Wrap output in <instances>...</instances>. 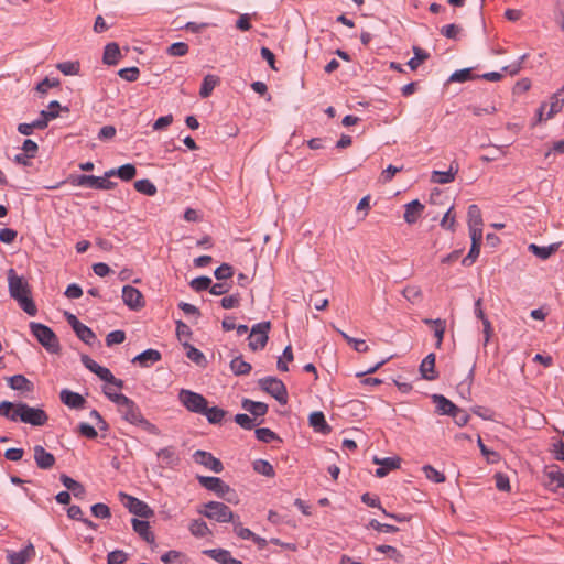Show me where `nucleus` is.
Instances as JSON below:
<instances>
[{
    "instance_id": "f257e3e1",
    "label": "nucleus",
    "mask_w": 564,
    "mask_h": 564,
    "mask_svg": "<svg viewBox=\"0 0 564 564\" xmlns=\"http://www.w3.org/2000/svg\"><path fill=\"white\" fill-rule=\"evenodd\" d=\"M9 294L14 299L20 307L30 316L37 314V307L31 297V289L23 276L17 274L13 269L8 271Z\"/></svg>"
},
{
    "instance_id": "f03ea898",
    "label": "nucleus",
    "mask_w": 564,
    "mask_h": 564,
    "mask_svg": "<svg viewBox=\"0 0 564 564\" xmlns=\"http://www.w3.org/2000/svg\"><path fill=\"white\" fill-rule=\"evenodd\" d=\"M116 404L119 406L122 419L130 424L139 425L148 433L156 436L161 434L159 427L142 415L140 408L130 398L116 397Z\"/></svg>"
},
{
    "instance_id": "7ed1b4c3",
    "label": "nucleus",
    "mask_w": 564,
    "mask_h": 564,
    "mask_svg": "<svg viewBox=\"0 0 564 564\" xmlns=\"http://www.w3.org/2000/svg\"><path fill=\"white\" fill-rule=\"evenodd\" d=\"M30 329L37 341L51 354H57L61 345L55 333L46 325L31 322Z\"/></svg>"
},
{
    "instance_id": "20e7f679",
    "label": "nucleus",
    "mask_w": 564,
    "mask_h": 564,
    "mask_svg": "<svg viewBox=\"0 0 564 564\" xmlns=\"http://www.w3.org/2000/svg\"><path fill=\"white\" fill-rule=\"evenodd\" d=\"M197 512L219 523L232 522L236 518L238 519V516L227 505L219 501H209L203 505Z\"/></svg>"
},
{
    "instance_id": "39448f33",
    "label": "nucleus",
    "mask_w": 564,
    "mask_h": 564,
    "mask_svg": "<svg viewBox=\"0 0 564 564\" xmlns=\"http://www.w3.org/2000/svg\"><path fill=\"white\" fill-rule=\"evenodd\" d=\"M15 415H18V420L21 422L31 424L33 426H42L48 420V416L44 410L32 408L26 403L15 404Z\"/></svg>"
},
{
    "instance_id": "423d86ee",
    "label": "nucleus",
    "mask_w": 564,
    "mask_h": 564,
    "mask_svg": "<svg viewBox=\"0 0 564 564\" xmlns=\"http://www.w3.org/2000/svg\"><path fill=\"white\" fill-rule=\"evenodd\" d=\"M258 384L263 391L272 395L279 403L285 404L288 402V391L282 380L275 377H265L259 379Z\"/></svg>"
},
{
    "instance_id": "0eeeda50",
    "label": "nucleus",
    "mask_w": 564,
    "mask_h": 564,
    "mask_svg": "<svg viewBox=\"0 0 564 564\" xmlns=\"http://www.w3.org/2000/svg\"><path fill=\"white\" fill-rule=\"evenodd\" d=\"M178 400L183 406H185L189 412L203 414L206 410V405L208 401L202 394L182 389L178 393Z\"/></svg>"
},
{
    "instance_id": "6e6552de",
    "label": "nucleus",
    "mask_w": 564,
    "mask_h": 564,
    "mask_svg": "<svg viewBox=\"0 0 564 564\" xmlns=\"http://www.w3.org/2000/svg\"><path fill=\"white\" fill-rule=\"evenodd\" d=\"M270 329V322H261L252 326L249 335V347L251 350L256 351L265 347Z\"/></svg>"
},
{
    "instance_id": "1a4fd4ad",
    "label": "nucleus",
    "mask_w": 564,
    "mask_h": 564,
    "mask_svg": "<svg viewBox=\"0 0 564 564\" xmlns=\"http://www.w3.org/2000/svg\"><path fill=\"white\" fill-rule=\"evenodd\" d=\"M120 496L126 500L124 506L131 513L144 519L153 517L154 511L144 501L127 494H120Z\"/></svg>"
},
{
    "instance_id": "9d476101",
    "label": "nucleus",
    "mask_w": 564,
    "mask_h": 564,
    "mask_svg": "<svg viewBox=\"0 0 564 564\" xmlns=\"http://www.w3.org/2000/svg\"><path fill=\"white\" fill-rule=\"evenodd\" d=\"M109 177H99L94 175H78L75 184L78 186H88L97 189H112L117 186V183L108 180Z\"/></svg>"
},
{
    "instance_id": "9b49d317",
    "label": "nucleus",
    "mask_w": 564,
    "mask_h": 564,
    "mask_svg": "<svg viewBox=\"0 0 564 564\" xmlns=\"http://www.w3.org/2000/svg\"><path fill=\"white\" fill-rule=\"evenodd\" d=\"M197 480L204 488L215 492L218 497H225L232 492L229 485L218 477L197 476Z\"/></svg>"
},
{
    "instance_id": "f8f14e48",
    "label": "nucleus",
    "mask_w": 564,
    "mask_h": 564,
    "mask_svg": "<svg viewBox=\"0 0 564 564\" xmlns=\"http://www.w3.org/2000/svg\"><path fill=\"white\" fill-rule=\"evenodd\" d=\"M122 301L130 310L133 311H139L145 305L142 293L137 288L131 285L123 286Z\"/></svg>"
},
{
    "instance_id": "ddd939ff",
    "label": "nucleus",
    "mask_w": 564,
    "mask_h": 564,
    "mask_svg": "<svg viewBox=\"0 0 564 564\" xmlns=\"http://www.w3.org/2000/svg\"><path fill=\"white\" fill-rule=\"evenodd\" d=\"M193 458L195 463L205 466L214 473L219 474L224 469L223 463L208 452L198 449L193 454Z\"/></svg>"
},
{
    "instance_id": "4468645a",
    "label": "nucleus",
    "mask_w": 564,
    "mask_h": 564,
    "mask_svg": "<svg viewBox=\"0 0 564 564\" xmlns=\"http://www.w3.org/2000/svg\"><path fill=\"white\" fill-rule=\"evenodd\" d=\"M467 224L469 229V235L482 236V215L480 208L473 204L468 207L467 212Z\"/></svg>"
},
{
    "instance_id": "2eb2a0df",
    "label": "nucleus",
    "mask_w": 564,
    "mask_h": 564,
    "mask_svg": "<svg viewBox=\"0 0 564 564\" xmlns=\"http://www.w3.org/2000/svg\"><path fill=\"white\" fill-rule=\"evenodd\" d=\"M34 460L40 469H51L55 465V457L48 453L43 446L35 445L34 448Z\"/></svg>"
},
{
    "instance_id": "dca6fc26",
    "label": "nucleus",
    "mask_w": 564,
    "mask_h": 564,
    "mask_svg": "<svg viewBox=\"0 0 564 564\" xmlns=\"http://www.w3.org/2000/svg\"><path fill=\"white\" fill-rule=\"evenodd\" d=\"M35 556L34 545L29 542L28 545L19 552H8L7 558L10 564H25Z\"/></svg>"
},
{
    "instance_id": "f3484780",
    "label": "nucleus",
    "mask_w": 564,
    "mask_h": 564,
    "mask_svg": "<svg viewBox=\"0 0 564 564\" xmlns=\"http://www.w3.org/2000/svg\"><path fill=\"white\" fill-rule=\"evenodd\" d=\"M156 455L162 467L173 468L180 464V456L173 446L161 448Z\"/></svg>"
},
{
    "instance_id": "a211bd4d",
    "label": "nucleus",
    "mask_w": 564,
    "mask_h": 564,
    "mask_svg": "<svg viewBox=\"0 0 564 564\" xmlns=\"http://www.w3.org/2000/svg\"><path fill=\"white\" fill-rule=\"evenodd\" d=\"M547 478L546 487L551 491H556L558 488H564V473L557 466H551L545 470Z\"/></svg>"
},
{
    "instance_id": "6ab92c4d",
    "label": "nucleus",
    "mask_w": 564,
    "mask_h": 564,
    "mask_svg": "<svg viewBox=\"0 0 564 564\" xmlns=\"http://www.w3.org/2000/svg\"><path fill=\"white\" fill-rule=\"evenodd\" d=\"M162 358V355L156 349H147L142 351L141 354L137 355L133 359V364H138L142 368H148L152 366L153 364L160 361Z\"/></svg>"
},
{
    "instance_id": "aec40b11",
    "label": "nucleus",
    "mask_w": 564,
    "mask_h": 564,
    "mask_svg": "<svg viewBox=\"0 0 564 564\" xmlns=\"http://www.w3.org/2000/svg\"><path fill=\"white\" fill-rule=\"evenodd\" d=\"M420 373L423 379L432 381L438 377L435 370V354H429L420 365Z\"/></svg>"
},
{
    "instance_id": "412c9836",
    "label": "nucleus",
    "mask_w": 564,
    "mask_h": 564,
    "mask_svg": "<svg viewBox=\"0 0 564 564\" xmlns=\"http://www.w3.org/2000/svg\"><path fill=\"white\" fill-rule=\"evenodd\" d=\"M219 564H243L241 561L234 558L229 551L224 549H210L203 552Z\"/></svg>"
},
{
    "instance_id": "4be33fe9",
    "label": "nucleus",
    "mask_w": 564,
    "mask_h": 564,
    "mask_svg": "<svg viewBox=\"0 0 564 564\" xmlns=\"http://www.w3.org/2000/svg\"><path fill=\"white\" fill-rule=\"evenodd\" d=\"M61 401L72 409H83L86 400L77 392L64 389L61 391Z\"/></svg>"
},
{
    "instance_id": "5701e85b",
    "label": "nucleus",
    "mask_w": 564,
    "mask_h": 564,
    "mask_svg": "<svg viewBox=\"0 0 564 564\" xmlns=\"http://www.w3.org/2000/svg\"><path fill=\"white\" fill-rule=\"evenodd\" d=\"M405 210H404V220L405 223L408 224H414L417 221V219L421 217L423 210H424V205L421 204L417 199H414L408 204H405L404 206Z\"/></svg>"
},
{
    "instance_id": "b1692460",
    "label": "nucleus",
    "mask_w": 564,
    "mask_h": 564,
    "mask_svg": "<svg viewBox=\"0 0 564 564\" xmlns=\"http://www.w3.org/2000/svg\"><path fill=\"white\" fill-rule=\"evenodd\" d=\"M135 174L137 167L131 163H127L119 166L118 169H111L107 171L106 177L118 176L122 181L128 182L131 181L135 176Z\"/></svg>"
},
{
    "instance_id": "393cba45",
    "label": "nucleus",
    "mask_w": 564,
    "mask_h": 564,
    "mask_svg": "<svg viewBox=\"0 0 564 564\" xmlns=\"http://www.w3.org/2000/svg\"><path fill=\"white\" fill-rule=\"evenodd\" d=\"M433 402L436 406V412L441 415H452L456 410V405L442 394H433Z\"/></svg>"
},
{
    "instance_id": "a878e982",
    "label": "nucleus",
    "mask_w": 564,
    "mask_h": 564,
    "mask_svg": "<svg viewBox=\"0 0 564 564\" xmlns=\"http://www.w3.org/2000/svg\"><path fill=\"white\" fill-rule=\"evenodd\" d=\"M471 246L468 254L462 260L463 265L469 267L471 265L480 253V246L482 242V236L470 235Z\"/></svg>"
},
{
    "instance_id": "bb28decb",
    "label": "nucleus",
    "mask_w": 564,
    "mask_h": 564,
    "mask_svg": "<svg viewBox=\"0 0 564 564\" xmlns=\"http://www.w3.org/2000/svg\"><path fill=\"white\" fill-rule=\"evenodd\" d=\"M132 528L133 530L148 543H153L155 540V536L153 532L150 530V524L148 521L139 520L133 518L132 519Z\"/></svg>"
},
{
    "instance_id": "cd10ccee",
    "label": "nucleus",
    "mask_w": 564,
    "mask_h": 564,
    "mask_svg": "<svg viewBox=\"0 0 564 564\" xmlns=\"http://www.w3.org/2000/svg\"><path fill=\"white\" fill-rule=\"evenodd\" d=\"M564 106V86L554 93L550 98V109L546 113L545 120L552 118L554 115L558 113Z\"/></svg>"
},
{
    "instance_id": "c85d7f7f",
    "label": "nucleus",
    "mask_w": 564,
    "mask_h": 564,
    "mask_svg": "<svg viewBox=\"0 0 564 564\" xmlns=\"http://www.w3.org/2000/svg\"><path fill=\"white\" fill-rule=\"evenodd\" d=\"M458 173V165L454 163L451 164L448 171H433L432 173V182L437 184H447L454 181L455 175Z\"/></svg>"
},
{
    "instance_id": "c756f323",
    "label": "nucleus",
    "mask_w": 564,
    "mask_h": 564,
    "mask_svg": "<svg viewBox=\"0 0 564 564\" xmlns=\"http://www.w3.org/2000/svg\"><path fill=\"white\" fill-rule=\"evenodd\" d=\"M80 359L83 365L91 372L97 375L101 380L105 381L107 379L108 375L110 373V370L108 368L98 365L88 355H83Z\"/></svg>"
},
{
    "instance_id": "7c9ffc66",
    "label": "nucleus",
    "mask_w": 564,
    "mask_h": 564,
    "mask_svg": "<svg viewBox=\"0 0 564 564\" xmlns=\"http://www.w3.org/2000/svg\"><path fill=\"white\" fill-rule=\"evenodd\" d=\"M310 425L314 429V431L322 434H328L332 431L330 426L325 420L324 414L319 411L313 412L310 415Z\"/></svg>"
},
{
    "instance_id": "2f4dec72",
    "label": "nucleus",
    "mask_w": 564,
    "mask_h": 564,
    "mask_svg": "<svg viewBox=\"0 0 564 564\" xmlns=\"http://www.w3.org/2000/svg\"><path fill=\"white\" fill-rule=\"evenodd\" d=\"M121 57L119 45L115 42L108 43L104 50L102 62L107 65H116Z\"/></svg>"
},
{
    "instance_id": "473e14b6",
    "label": "nucleus",
    "mask_w": 564,
    "mask_h": 564,
    "mask_svg": "<svg viewBox=\"0 0 564 564\" xmlns=\"http://www.w3.org/2000/svg\"><path fill=\"white\" fill-rule=\"evenodd\" d=\"M8 384L13 390L25 392H31L33 390V383L23 375H14L12 377H9Z\"/></svg>"
},
{
    "instance_id": "72a5a7b5",
    "label": "nucleus",
    "mask_w": 564,
    "mask_h": 564,
    "mask_svg": "<svg viewBox=\"0 0 564 564\" xmlns=\"http://www.w3.org/2000/svg\"><path fill=\"white\" fill-rule=\"evenodd\" d=\"M560 245L558 243H552L550 246H546V247H540L535 243H531L529 245L528 249L534 254L538 258L542 259V260H546L549 259L553 253H555L558 249Z\"/></svg>"
},
{
    "instance_id": "f704fd0d",
    "label": "nucleus",
    "mask_w": 564,
    "mask_h": 564,
    "mask_svg": "<svg viewBox=\"0 0 564 564\" xmlns=\"http://www.w3.org/2000/svg\"><path fill=\"white\" fill-rule=\"evenodd\" d=\"M242 408L250 412L252 415L264 416L268 412V405L263 402L252 401L249 399H245L242 401Z\"/></svg>"
},
{
    "instance_id": "c9c22d12",
    "label": "nucleus",
    "mask_w": 564,
    "mask_h": 564,
    "mask_svg": "<svg viewBox=\"0 0 564 564\" xmlns=\"http://www.w3.org/2000/svg\"><path fill=\"white\" fill-rule=\"evenodd\" d=\"M188 530L196 538H205L212 533L207 523L202 519L192 520Z\"/></svg>"
},
{
    "instance_id": "e433bc0d",
    "label": "nucleus",
    "mask_w": 564,
    "mask_h": 564,
    "mask_svg": "<svg viewBox=\"0 0 564 564\" xmlns=\"http://www.w3.org/2000/svg\"><path fill=\"white\" fill-rule=\"evenodd\" d=\"M219 83V78L215 75L208 74L204 77L202 87L199 90V95L202 98H207L210 96L212 91Z\"/></svg>"
},
{
    "instance_id": "4c0bfd02",
    "label": "nucleus",
    "mask_w": 564,
    "mask_h": 564,
    "mask_svg": "<svg viewBox=\"0 0 564 564\" xmlns=\"http://www.w3.org/2000/svg\"><path fill=\"white\" fill-rule=\"evenodd\" d=\"M59 111L68 112V107H62L57 100H53L48 104L47 110L41 111V117H45V119L54 120L59 116Z\"/></svg>"
},
{
    "instance_id": "58836bf2",
    "label": "nucleus",
    "mask_w": 564,
    "mask_h": 564,
    "mask_svg": "<svg viewBox=\"0 0 564 564\" xmlns=\"http://www.w3.org/2000/svg\"><path fill=\"white\" fill-rule=\"evenodd\" d=\"M423 322L425 324L435 326L434 335L437 339L436 347L440 348L442 345V341H443L444 334H445V328H446L445 321L440 319V318H437V319L425 318Z\"/></svg>"
},
{
    "instance_id": "ea45409f",
    "label": "nucleus",
    "mask_w": 564,
    "mask_h": 564,
    "mask_svg": "<svg viewBox=\"0 0 564 564\" xmlns=\"http://www.w3.org/2000/svg\"><path fill=\"white\" fill-rule=\"evenodd\" d=\"M203 415L206 416L207 421L210 424H218L225 417L226 411L218 406L208 408V404H207L206 410L203 412Z\"/></svg>"
},
{
    "instance_id": "a19ab883",
    "label": "nucleus",
    "mask_w": 564,
    "mask_h": 564,
    "mask_svg": "<svg viewBox=\"0 0 564 564\" xmlns=\"http://www.w3.org/2000/svg\"><path fill=\"white\" fill-rule=\"evenodd\" d=\"M230 369L236 376L248 375L251 371V365L241 357H236L230 361Z\"/></svg>"
},
{
    "instance_id": "79ce46f5",
    "label": "nucleus",
    "mask_w": 564,
    "mask_h": 564,
    "mask_svg": "<svg viewBox=\"0 0 564 564\" xmlns=\"http://www.w3.org/2000/svg\"><path fill=\"white\" fill-rule=\"evenodd\" d=\"M134 188L137 192L148 196H154L158 192L156 186L148 178L135 181Z\"/></svg>"
},
{
    "instance_id": "37998d69",
    "label": "nucleus",
    "mask_w": 564,
    "mask_h": 564,
    "mask_svg": "<svg viewBox=\"0 0 564 564\" xmlns=\"http://www.w3.org/2000/svg\"><path fill=\"white\" fill-rule=\"evenodd\" d=\"M337 332L343 336V338L356 351L358 352H366L369 350L368 345L364 339H357L354 337H350L345 332L337 329Z\"/></svg>"
},
{
    "instance_id": "c03bdc74",
    "label": "nucleus",
    "mask_w": 564,
    "mask_h": 564,
    "mask_svg": "<svg viewBox=\"0 0 564 564\" xmlns=\"http://www.w3.org/2000/svg\"><path fill=\"white\" fill-rule=\"evenodd\" d=\"M253 469L258 474L267 477H273L275 475L273 466L264 459H257L253 462Z\"/></svg>"
},
{
    "instance_id": "a18cd8bd",
    "label": "nucleus",
    "mask_w": 564,
    "mask_h": 564,
    "mask_svg": "<svg viewBox=\"0 0 564 564\" xmlns=\"http://www.w3.org/2000/svg\"><path fill=\"white\" fill-rule=\"evenodd\" d=\"M413 52L414 57L408 62V65L412 70H415L421 63H423L430 57V55L424 50L417 46L413 47Z\"/></svg>"
},
{
    "instance_id": "49530a36",
    "label": "nucleus",
    "mask_w": 564,
    "mask_h": 564,
    "mask_svg": "<svg viewBox=\"0 0 564 564\" xmlns=\"http://www.w3.org/2000/svg\"><path fill=\"white\" fill-rule=\"evenodd\" d=\"M77 337L87 345H91L96 339L95 333L86 325L82 324L74 330Z\"/></svg>"
},
{
    "instance_id": "de8ad7c7",
    "label": "nucleus",
    "mask_w": 564,
    "mask_h": 564,
    "mask_svg": "<svg viewBox=\"0 0 564 564\" xmlns=\"http://www.w3.org/2000/svg\"><path fill=\"white\" fill-rule=\"evenodd\" d=\"M453 210L454 206H451L441 219V227L449 231H455L456 226V215Z\"/></svg>"
},
{
    "instance_id": "09e8293b",
    "label": "nucleus",
    "mask_w": 564,
    "mask_h": 564,
    "mask_svg": "<svg viewBox=\"0 0 564 564\" xmlns=\"http://www.w3.org/2000/svg\"><path fill=\"white\" fill-rule=\"evenodd\" d=\"M164 564H186L185 556L177 551H169L161 556Z\"/></svg>"
},
{
    "instance_id": "8fccbe9b",
    "label": "nucleus",
    "mask_w": 564,
    "mask_h": 564,
    "mask_svg": "<svg viewBox=\"0 0 564 564\" xmlns=\"http://www.w3.org/2000/svg\"><path fill=\"white\" fill-rule=\"evenodd\" d=\"M403 296L411 303H417L422 299V291L419 286L409 285L402 291Z\"/></svg>"
},
{
    "instance_id": "3c124183",
    "label": "nucleus",
    "mask_w": 564,
    "mask_h": 564,
    "mask_svg": "<svg viewBox=\"0 0 564 564\" xmlns=\"http://www.w3.org/2000/svg\"><path fill=\"white\" fill-rule=\"evenodd\" d=\"M232 524H234V532L236 533V535L242 540H252V538L254 536V533L248 529V528H245L242 525V523L240 522L239 518L235 519L232 521Z\"/></svg>"
},
{
    "instance_id": "603ef678",
    "label": "nucleus",
    "mask_w": 564,
    "mask_h": 564,
    "mask_svg": "<svg viewBox=\"0 0 564 564\" xmlns=\"http://www.w3.org/2000/svg\"><path fill=\"white\" fill-rule=\"evenodd\" d=\"M0 415L17 422L18 415H15V404L10 401H2L0 403Z\"/></svg>"
},
{
    "instance_id": "864d4df0",
    "label": "nucleus",
    "mask_w": 564,
    "mask_h": 564,
    "mask_svg": "<svg viewBox=\"0 0 564 564\" xmlns=\"http://www.w3.org/2000/svg\"><path fill=\"white\" fill-rule=\"evenodd\" d=\"M376 551L389 555V557L393 558L398 563H401L403 561V555L394 546L378 545L376 547Z\"/></svg>"
},
{
    "instance_id": "5fc2aeb1",
    "label": "nucleus",
    "mask_w": 564,
    "mask_h": 564,
    "mask_svg": "<svg viewBox=\"0 0 564 564\" xmlns=\"http://www.w3.org/2000/svg\"><path fill=\"white\" fill-rule=\"evenodd\" d=\"M185 347L187 348L186 356L188 359L198 366H202L205 362V356L200 350L188 344H185Z\"/></svg>"
},
{
    "instance_id": "6e6d98bb",
    "label": "nucleus",
    "mask_w": 564,
    "mask_h": 564,
    "mask_svg": "<svg viewBox=\"0 0 564 564\" xmlns=\"http://www.w3.org/2000/svg\"><path fill=\"white\" fill-rule=\"evenodd\" d=\"M373 463L388 468V470L390 471L393 469H398L400 467L401 459L399 457H387L380 459L376 456L373 458Z\"/></svg>"
},
{
    "instance_id": "4d7b16f0",
    "label": "nucleus",
    "mask_w": 564,
    "mask_h": 564,
    "mask_svg": "<svg viewBox=\"0 0 564 564\" xmlns=\"http://www.w3.org/2000/svg\"><path fill=\"white\" fill-rule=\"evenodd\" d=\"M293 351H292V347L291 346H286L283 350V356L282 357H279L278 359V362H276V367L280 371H288L289 368H288V361H292L293 360Z\"/></svg>"
},
{
    "instance_id": "13d9d810",
    "label": "nucleus",
    "mask_w": 564,
    "mask_h": 564,
    "mask_svg": "<svg viewBox=\"0 0 564 564\" xmlns=\"http://www.w3.org/2000/svg\"><path fill=\"white\" fill-rule=\"evenodd\" d=\"M212 279L208 276H198L191 281L189 285L196 292L205 291L210 289Z\"/></svg>"
},
{
    "instance_id": "bf43d9fd",
    "label": "nucleus",
    "mask_w": 564,
    "mask_h": 564,
    "mask_svg": "<svg viewBox=\"0 0 564 564\" xmlns=\"http://www.w3.org/2000/svg\"><path fill=\"white\" fill-rule=\"evenodd\" d=\"M423 471L425 474V477L436 484H440V482H444L445 481V476L444 474H442L441 471L436 470L434 467H432L431 465H425L423 467Z\"/></svg>"
},
{
    "instance_id": "052dcab7",
    "label": "nucleus",
    "mask_w": 564,
    "mask_h": 564,
    "mask_svg": "<svg viewBox=\"0 0 564 564\" xmlns=\"http://www.w3.org/2000/svg\"><path fill=\"white\" fill-rule=\"evenodd\" d=\"M256 436L259 441L264 442V443H270V442L279 438L278 435L268 427L257 429Z\"/></svg>"
},
{
    "instance_id": "680f3d73",
    "label": "nucleus",
    "mask_w": 564,
    "mask_h": 564,
    "mask_svg": "<svg viewBox=\"0 0 564 564\" xmlns=\"http://www.w3.org/2000/svg\"><path fill=\"white\" fill-rule=\"evenodd\" d=\"M473 78H474V76L471 74V69L470 68H464V69H459V70L454 72L451 75V77H449V82L464 83V82H468V80H470Z\"/></svg>"
},
{
    "instance_id": "e2e57ef3",
    "label": "nucleus",
    "mask_w": 564,
    "mask_h": 564,
    "mask_svg": "<svg viewBox=\"0 0 564 564\" xmlns=\"http://www.w3.org/2000/svg\"><path fill=\"white\" fill-rule=\"evenodd\" d=\"M91 513L94 514V517L99 519H107L110 518L111 516L110 508L101 502L91 506Z\"/></svg>"
},
{
    "instance_id": "0e129e2a",
    "label": "nucleus",
    "mask_w": 564,
    "mask_h": 564,
    "mask_svg": "<svg viewBox=\"0 0 564 564\" xmlns=\"http://www.w3.org/2000/svg\"><path fill=\"white\" fill-rule=\"evenodd\" d=\"M57 69L64 75H77L79 72V64L75 62H63L57 64Z\"/></svg>"
},
{
    "instance_id": "69168bd1",
    "label": "nucleus",
    "mask_w": 564,
    "mask_h": 564,
    "mask_svg": "<svg viewBox=\"0 0 564 564\" xmlns=\"http://www.w3.org/2000/svg\"><path fill=\"white\" fill-rule=\"evenodd\" d=\"M188 52V45L184 42H176L169 46L167 53L171 56H184Z\"/></svg>"
},
{
    "instance_id": "338daca9",
    "label": "nucleus",
    "mask_w": 564,
    "mask_h": 564,
    "mask_svg": "<svg viewBox=\"0 0 564 564\" xmlns=\"http://www.w3.org/2000/svg\"><path fill=\"white\" fill-rule=\"evenodd\" d=\"M214 274L217 280L223 281L231 278L234 274V270L231 265L223 263L215 270Z\"/></svg>"
},
{
    "instance_id": "774afa93",
    "label": "nucleus",
    "mask_w": 564,
    "mask_h": 564,
    "mask_svg": "<svg viewBox=\"0 0 564 564\" xmlns=\"http://www.w3.org/2000/svg\"><path fill=\"white\" fill-rule=\"evenodd\" d=\"M235 422L245 430H252L256 425L254 420L245 413L236 414Z\"/></svg>"
}]
</instances>
